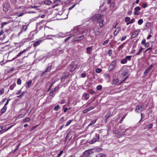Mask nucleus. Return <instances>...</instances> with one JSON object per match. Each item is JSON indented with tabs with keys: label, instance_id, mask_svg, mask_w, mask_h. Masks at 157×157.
<instances>
[{
	"label": "nucleus",
	"instance_id": "64",
	"mask_svg": "<svg viewBox=\"0 0 157 157\" xmlns=\"http://www.w3.org/2000/svg\"><path fill=\"white\" fill-rule=\"evenodd\" d=\"M21 90H20L18 91L16 93L17 95H18L21 94Z\"/></svg>",
	"mask_w": 157,
	"mask_h": 157
},
{
	"label": "nucleus",
	"instance_id": "1",
	"mask_svg": "<svg viewBox=\"0 0 157 157\" xmlns=\"http://www.w3.org/2000/svg\"><path fill=\"white\" fill-rule=\"evenodd\" d=\"M104 15L100 14L95 15L92 17L93 20L97 21V22L99 25L100 28H102L105 25Z\"/></svg>",
	"mask_w": 157,
	"mask_h": 157
},
{
	"label": "nucleus",
	"instance_id": "52",
	"mask_svg": "<svg viewBox=\"0 0 157 157\" xmlns=\"http://www.w3.org/2000/svg\"><path fill=\"white\" fill-rule=\"evenodd\" d=\"M126 116H123L122 117L121 120L120 121L119 123H121L123 121V119L125 118Z\"/></svg>",
	"mask_w": 157,
	"mask_h": 157
},
{
	"label": "nucleus",
	"instance_id": "45",
	"mask_svg": "<svg viewBox=\"0 0 157 157\" xmlns=\"http://www.w3.org/2000/svg\"><path fill=\"white\" fill-rule=\"evenodd\" d=\"M25 42H29L31 40V38H29V37L25 38L24 39Z\"/></svg>",
	"mask_w": 157,
	"mask_h": 157
},
{
	"label": "nucleus",
	"instance_id": "58",
	"mask_svg": "<svg viewBox=\"0 0 157 157\" xmlns=\"http://www.w3.org/2000/svg\"><path fill=\"white\" fill-rule=\"evenodd\" d=\"M112 52V51L111 50H109L108 51V53L109 56H111Z\"/></svg>",
	"mask_w": 157,
	"mask_h": 157
},
{
	"label": "nucleus",
	"instance_id": "41",
	"mask_svg": "<svg viewBox=\"0 0 157 157\" xmlns=\"http://www.w3.org/2000/svg\"><path fill=\"white\" fill-rule=\"evenodd\" d=\"M121 28L120 27H118L115 30L117 33H119L121 31Z\"/></svg>",
	"mask_w": 157,
	"mask_h": 157
},
{
	"label": "nucleus",
	"instance_id": "14",
	"mask_svg": "<svg viewBox=\"0 0 157 157\" xmlns=\"http://www.w3.org/2000/svg\"><path fill=\"white\" fill-rule=\"evenodd\" d=\"M118 79L117 78L113 79L112 80V84L113 85H115L118 82Z\"/></svg>",
	"mask_w": 157,
	"mask_h": 157
},
{
	"label": "nucleus",
	"instance_id": "39",
	"mask_svg": "<svg viewBox=\"0 0 157 157\" xmlns=\"http://www.w3.org/2000/svg\"><path fill=\"white\" fill-rule=\"evenodd\" d=\"M5 90V89L4 88H2L0 90V95H1L2 94L4 93Z\"/></svg>",
	"mask_w": 157,
	"mask_h": 157
},
{
	"label": "nucleus",
	"instance_id": "33",
	"mask_svg": "<svg viewBox=\"0 0 157 157\" xmlns=\"http://www.w3.org/2000/svg\"><path fill=\"white\" fill-rule=\"evenodd\" d=\"M21 80L20 78H18L17 81V83L18 85L21 84Z\"/></svg>",
	"mask_w": 157,
	"mask_h": 157
},
{
	"label": "nucleus",
	"instance_id": "32",
	"mask_svg": "<svg viewBox=\"0 0 157 157\" xmlns=\"http://www.w3.org/2000/svg\"><path fill=\"white\" fill-rule=\"evenodd\" d=\"M59 86H57L54 89H53V92H55L56 91H57L59 90Z\"/></svg>",
	"mask_w": 157,
	"mask_h": 157
},
{
	"label": "nucleus",
	"instance_id": "10",
	"mask_svg": "<svg viewBox=\"0 0 157 157\" xmlns=\"http://www.w3.org/2000/svg\"><path fill=\"white\" fill-rule=\"evenodd\" d=\"M51 68H52L51 66H49L47 67V70L44 72H43L42 73V75H41L42 76L44 75V74H46V72L49 71H50V70H51Z\"/></svg>",
	"mask_w": 157,
	"mask_h": 157
},
{
	"label": "nucleus",
	"instance_id": "23",
	"mask_svg": "<svg viewBox=\"0 0 157 157\" xmlns=\"http://www.w3.org/2000/svg\"><path fill=\"white\" fill-rule=\"evenodd\" d=\"M56 36V35H48L47 36V39H52V38H51L52 37H55Z\"/></svg>",
	"mask_w": 157,
	"mask_h": 157
},
{
	"label": "nucleus",
	"instance_id": "30",
	"mask_svg": "<svg viewBox=\"0 0 157 157\" xmlns=\"http://www.w3.org/2000/svg\"><path fill=\"white\" fill-rule=\"evenodd\" d=\"M60 106L59 105H57L54 108V109L56 111H58V109H59Z\"/></svg>",
	"mask_w": 157,
	"mask_h": 157
},
{
	"label": "nucleus",
	"instance_id": "16",
	"mask_svg": "<svg viewBox=\"0 0 157 157\" xmlns=\"http://www.w3.org/2000/svg\"><path fill=\"white\" fill-rule=\"evenodd\" d=\"M92 47H88L86 48L87 53L88 54H90L91 53Z\"/></svg>",
	"mask_w": 157,
	"mask_h": 157
},
{
	"label": "nucleus",
	"instance_id": "22",
	"mask_svg": "<svg viewBox=\"0 0 157 157\" xmlns=\"http://www.w3.org/2000/svg\"><path fill=\"white\" fill-rule=\"evenodd\" d=\"M97 120V119L94 120L93 121H91L90 122V123L89 124L88 126H90L92 125H93L95 123L96 121Z\"/></svg>",
	"mask_w": 157,
	"mask_h": 157
},
{
	"label": "nucleus",
	"instance_id": "46",
	"mask_svg": "<svg viewBox=\"0 0 157 157\" xmlns=\"http://www.w3.org/2000/svg\"><path fill=\"white\" fill-rule=\"evenodd\" d=\"M134 9L135 10L138 11L140 10V7L138 6L136 7Z\"/></svg>",
	"mask_w": 157,
	"mask_h": 157
},
{
	"label": "nucleus",
	"instance_id": "50",
	"mask_svg": "<svg viewBox=\"0 0 157 157\" xmlns=\"http://www.w3.org/2000/svg\"><path fill=\"white\" fill-rule=\"evenodd\" d=\"M94 106H92V107H89V108H88L87 109V110H88V111H89L92 109H94Z\"/></svg>",
	"mask_w": 157,
	"mask_h": 157
},
{
	"label": "nucleus",
	"instance_id": "12",
	"mask_svg": "<svg viewBox=\"0 0 157 157\" xmlns=\"http://www.w3.org/2000/svg\"><path fill=\"white\" fill-rule=\"evenodd\" d=\"M96 157H106V155L105 154L99 153L96 155Z\"/></svg>",
	"mask_w": 157,
	"mask_h": 157
},
{
	"label": "nucleus",
	"instance_id": "11",
	"mask_svg": "<svg viewBox=\"0 0 157 157\" xmlns=\"http://www.w3.org/2000/svg\"><path fill=\"white\" fill-rule=\"evenodd\" d=\"M41 40H38L34 43L33 46L34 47H36L40 44V43L41 42Z\"/></svg>",
	"mask_w": 157,
	"mask_h": 157
},
{
	"label": "nucleus",
	"instance_id": "42",
	"mask_svg": "<svg viewBox=\"0 0 157 157\" xmlns=\"http://www.w3.org/2000/svg\"><path fill=\"white\" fill-rule=\"evenodd\" d=\"M102 71L101 68H97L96 70V72L97 73H100Z\"/></svg>",
	"mask_w": 157,
	"mask_h": 157
},
{
	"label": "nucleus",
	"instance_id": "57",
	"mask_svg": "<svg viewBox=\"0 0 157 157\" xmlns=\"http://www.w3.org/2000/svg\"><path fill=\"white\" fill-rule=\"evenodd\" d=\"M126 37H127L126 36H123L121 39V41H124V40H125V39Z\"/></svg>",
	"mask_w": 157,
	"mask_h": 157
},
{
	"label": "nucleus",
	"instance_id": "20",
	"mask_svg": "<svg viewBox=\"0 0 157 157\" xmlns=\"http://www.w3.org/2000/svg\"><path fill=\"white\" fill-rule=\"evenodd\" d=\"M125 44V42H124L123 43V44L122 45L119 46V47L118 48V50H120L121 49H122V48H123V47L124 46Z\"/></svg>",
	"mask_w": 157,
	"mask_h": 157
},
{
	"label": "nucleus",
	"instance_id": "54",
	"mask_svg": "<svg viewBox=\"0 0 157 157\" xmlns=\"http://www.w3.org/2000/svg\"><path fill=\"white\" fill-rule=\"evenodd\" d=\"M76 4H75L74 5H72V6H71L69 8V10H71L73 8H74Z\"/></svg>",
	"mask_w": 157,
	"mask_h": 157
},
{
	"label": "nucleus",
	"instance_id": "6",
	"mask_svg": "<svg viewBox=\"0 0 157 157\" xmlns=\"http://www.w3.org/2000/svg\"><path fill=\"white\" fill-rule=\"evenodd\" d=\"M140 32V30L139 29L135 30L131 37V39H132L135 37Z\"/></svg>",
	"mask_w": 157,
	"mask_h": 157
},
{
	"label": "nucleus",
	"instance_id": "63",
	"mask_svg": "<svg viewBox=\"0 0 157 157\" xmlns=\"http://www.w3.org/2000/svg\"><path fill=\"white\" fill-rule=\"evenodd\" d=\"M10 0L11 2L13 3V4H15L16 2V1H17V0Z\"/></svg>",
	"mask_w": 157,
	"mask_h": 157
},
{
	"label": "nucleus",
	"instance_id": "27",
	"mask_svg": "<svg viewBox=\"0 0 157 157\" xmlns=\"http://www.w3.org/2000/svg\"><path fill=\"white\" fill-rule=\"evenodd\" d=\"M59 2V0H56V1H54V3L55 4H56L55 6H54L53 7V8H54L56 6H58V2Z\"/></svg>",
	"mask_w": 157,
	"mask_h": 157
},
{
	"label": "nucleus",
	"instance_id": "51",
	"mask_svg": "<svg viewBox=\"0 0 157 157\" xmlns=\"http://www.w3.org/2000/svg\"><path fill=\"white\" fill-rule=\"evenodd\" d=\"M108 41H109V40H105V41H104L103 42L102 44L104 45H105V44H106L108 43Z\"/></svg>",
	"mask_w": 157,
	"mask_h": 157
},
{
	"label": "nucleus",
	"instance_id": "36",
	"mask_svg": "<svg viewBox=\"0 0 157 157\" xmlns=\"http://www.w3.org/2000/svg\"><path fill=\"white\" fill-rule=\"evenodd\" d=\"M143 22V20L142 19H140L138 20V23L139 25H141Z\"/></svg>",
	"mask_w": 157,
	"mask_h": 157
},
{
	"label": "nucleus",
	"instance_id": "2",
	"mask_svg": "<svg viewBox=\"0 0 157 157\" xmlns=\"http://www.w3.org/2000/svg\"><path fill=\"white\" fill-rule=\"evenodd\" d=\"M144 109V106L142 105H139L136 106L135 109V111L137 113L141 112Z\"/></svg>",
	"mask_w": 157,
	"mask_h": 157
},
{
	"label": "nucleus",
	"instance_id": "21",
	"mask_svg": "<svg viewBox=\"0 0 157 157\" xmlns=\"http://www.w3.org/2000/svg\"><path fill=\"white\" fill-rule=\"evenodd\" d=\"M51 3V2L49 0L45 1L44 2V4L46 5H50Z\"/></svg>",
	"mask_w": 157,
	"mask_h": 157
},
{
	"label": "nucleus",
	"instance_id": "17",
	"mask_svg": "<svg viewBox=\"0 0 157 157\" xmlns=\"http://www.w3.org/2000/svg\"><path fill=\"white\" fill-rule=\"evenodd\" d=\"M26 51L25 49H24L23 51L19 52L18 54L16 56V58H17L20 56L23 53L25 52Z\"/></svg>",
	"mask_w": 157,
	"mask_h": 157
},
{
	"label": "nucleus",
	"instance_id": "13",
	"mask_svg": "<svg viewBox=\"0 0 157 157\" xmlns=\"http://www.w3.org/2000/svg\"><path fill=\"white\" fill-rule=\"evenodd\" d=\"M111 115V112H109L108 113L105 115V122H107V119L109 118Z\"/></svg>",
	"mask_w": 157,
	"mask_h": 157
},
{
	"label": "nucleus",
	"instance_id": "49",
	"mask_svg": "<svg viewBox=\"0 0 157 157\" xmlns=\"http://www.w3.org/2000/svg\"><path fill=\"white\" fill-rule=\"evenodd\" d=\"M146 43V40L145 39H143L141 41V44L142 45Z\"/></svg>",
	"mask_w": 157,
	"mask_h": 157
},
{
	"label": "nucleus",
	"instance_id": "44",
	"mask_svg": "<svg viewBox=\"0 0 157 157\" xmlns=\"http://www.w3.org/2000/svg\"><path fill=\"white\" fill-rule=\"evenodd\" d=\"M130 20V18L129 17H126L125 19V22H127L129 21Z\"/></svg>",
	"mask_w": 157,
	"mask_h": 157
},
{
	"label": "nucleus",
	"instance_id": "37",
	"mask_svg": "<svg viewBox=\"0 0 157 157\" xmlns=\"http://www.w3.org/2000/svg\"><path fill=\"white\" fill-rule=\"evenodd\" d=\"M72 121V120H69L67 123L65 125V126L67 127L68 126L71 122Z\"/></svg>",
	"mask_w": 157,
	"mask_h": 157
},
{
	"label": "nucleus",
	"instance_id": "53",
	"mask_svg": "<svg viewBox=\"0 0 157 157\" xmlns=\"http://www.w3.org/2000/svg\"><path fill=\"white\" fill-rule=\"evenodd\" d=\"M125 132H121V133H120V132H118L117 133V134L119 135H125Z\"/></svg>",
	"mask_w": 157,
	"mask_h": 157
},
{
	"label": "nucleus",
	"instance_id": "18",
	"mask_svg": "<svg viewBox=\"0 0 157 157\" xmlns=\"http://www.w3.org/2000/svg\"><path fill=\"white\" fill-rule=\"evenodd\" d=\"M6 109L7 107L4 105L1 110V113H4L6 112Z\"/></svg>",
	"mask_w": 157,
	"mask_h": 157
},
{
	"label": "nucleus",
	"instance_id": "8",
	"mask_svg": "<svg viewBox=\"0 0 157 157\" xmlns=\"http://www.w3.org/2000/svg\"><path fill=\"white\" fill-rule=\"evenodd\" d=\"M82 98L84 100H87L89 98V95L87 93H84L82 95Z\"/></svg>",
	"mask_w": 157,
	"mask_h": 157
},
{
	"label": "nucleus",
	"instance_id": "61",
	"mask_svg": "<svg viewBox=\"0 0 157 157\" xmlns=\"http://www.w3.org/2000/svg\"><path fill=\"white\" fill-rule=\"evenodd\" d=\"M153 124H150L148 125L147 128H152Z\"/></svg>",
	"mask_w": 157,
	"mask_h": 157
},
{
	"label": "nucleus",
	"instance_id": "24",
	"mask_svg": "<svg viewBox=\"0 0 157 157\" xmlns=\"http://www.w3.org/2000/svg\"><path fill=\"white\" fill-rule=\"evenodd\" d=\"M132 56H127L125 58L127 60H128V61H130L131 59Z\"/></svg>",
	"mask_w": 157,
	"mask_h": 157
},
{
	"label": "nucleus",
	"instance_id": "25",
	"mask_svg": "<svg viewBox=\"0 0 157 157\" xmlns=\"http://www.w3.org/2000/svg\"><path fill=\"white\" fill-rule=\"evenodd\" d=\"M127 60H126V58L124 59H122L121 61V63L122 64H124L127 63Z\"/></svg>",
	"mask_w": 157,
	"mask_h": 157
},
{
	"label": "nucleus",
	"instance_id": "48",
	"mask_svg": "<svg viewBox=\"0 0 157 157\" xmlns=\"http://www.w3.org/2000/svg\"><path fill=\"white\" fill-rule=\"evenodd\" d=\"M144 46L146 47H148L150 45V44L149 42H147V43H146L145 44H144Z\"/></svg>",
	"mask_w": 157,
	"mask_h": 157
},
{
	"label": "nucleus",
	"instance_id": "5",
	"mask_svg": "<svg viewBox=\"0 0 157 157\" xmlns=\"http://www.w3.org/2000/svg\"><path fill=\"white\" fill-rule=\"evenodd\" d=\"M93 32L96 36H99L101 34V32L99 31L98 28H94L93 29Z\"/></svg>",
	"mask_w": 157,
	"mask_h": 157
},
{
	"label": "nucleus",
	"instance_id": "59",
	"mask_svg": "<svg viewBox=\"0 0 157 157\" xmlns=\"http://www.w3.org/2000/svg\"><path fill=\"white\" fill-rule=\"evenodd\" d=\"M11 100V99H9L7 100L6 102V103L5 106H6L8 104L9 101Z\"/></svg>",
	"mask_w": 157,
	"mask_h": 157
},
{
	"label": "nucleus",
	"instance_id": "38",
	"mask_svg": "<svg viewBox=\"0 0 157 157\" xmlns=\"http://www.w3.org/2000/svg\"><path fill=\"white\" fill-rule=\"evenodd\" d=\"M97 89L98 90H101L102 89V86L100 85L98 86L97 87Z\"/></svg>",
	"mask_w": 157,
	"mask_h": 157
},
{
	"label": "nucleus",
	"instance_id": "19",
	"mask_svg": "<svg viewBox=\"0 0 157 157\" xmlns=\"http://www.w3.org/2000/svg\"><path fill=\"white\" fill-rule=\"evenodd\" d=\"M16 84L15 83H13V84H12L10 86V89L11 90H13L14 88L16 86Z\"/></svg>",
	"mask_w": 157,
	"mask_h": 157
},
{
	"label": "nucleus",
	"instance_id": "3",
	"mask_svg": "<svg viewBox=\"0 0 157 157\" xmlns=\"http://www.w3.org/2000/svg\"><path fill=\"white\" fill-rule=\"evenodd\" d=\"M99 140V135L98 134L95 135L94 138L90 142V143L92 144L98 141Z\"/></svg>",
	"mask_w": 157,
	"mask_h": 157
},
{
	"label": "nucleus",
	"instance_id": "29",
	"mask_svg": "<svg viewBox=\"0 0 157 157\" xmlns=\"http://www.w3.org/2000/svg\"><path fill=\"white\" fill-rule=\"evenodd\" d=\"M32 81L31 80H29L27 82V86L28 87H30L31 86Z\"/></svg>",
	"mask_w": 157,
	"mask_h": 157
},
{
	"label": "nucleus",
	"instance_id": "9",
	"mask_svg": "<svg viewBox=\"0 0 157 157\" xmlns=\"http://www.w3.org/2000/svg\"><path fill=\"white\" fill-rule=\"evenodd\" d=\"M116 61H117L116 60H114L112 61L111 64L109 66V67H111L112 69L114 68L116 65Z\"/></svg>",
	"mask_w": 157,
	"mask_h": 157
},
{
	"label": "nucleus",
	"instance_id": "34",
	"mask_svg": "<svg viewBox=\"0 0 157 157\" xmlns=\"http://www.w3.org/2000/svg\"><path fill=\"white\" fill-rule=\"evenodd\" d=\"M77 67V66H74V67H72L70 68V71L71 72L73 71Z\"/></svg>",
	"mask_w": 157,
	"mask_h": 157
},
{
	"label": "nucleus",
	"instance_id": "47",
	"mask_svg": "<svg viewBox=\"0 0 157 157\" xmlns=\"http://www.w3.org/2000/svg\"><path fill=\"white\" fill-rule=\"evenodd\" d=\"M63 150H62L60 151L59 153L57 155V157H60L61 155L63 153Z\"/></svg>",
	"mask_w": 157,
	"mask_h": 157
},
{
	"label": "nucleus",
	"instance_id": "35",
	"mask_svg": "<svg viewBox=\"0 0 157 157\" xmlns=\"http://www.w3.org/2000/svg\"><path fill=\"white\" fill-rule=\"evenodd\" d=\"M142 50H143V48H140V49L139 51L138 52H137V53H136V55H139L142 52Z\"/></svg>",
	"mask_w": 157,
	"mask_h": 157
},
{
	"label": "nucleus",
	"instance_id": "40",
	"mask_svg": "<svg viewBox=\"0 0 157 157\" xmlns=\"http://www.w3.org/2000/svg\"><path fill=\"white\" fill-rule=\"evenodd\" d=\"M102 149L101 148H99L96 149L95 150V152H99L101 151Z\"/></svg>",
	"mask_w": 157,
	"mask_h": 157
},
{
	"label": "nucleus",
	"instance_id": "7",
	"mask_svg": "<svg viewBox=\"0 0 157 157\" xmlns=\"http://www.w3.org/2000/svg\"><path fill=\"white\" fill-rule=\"evenodd\" d=\"M93 153L91 151L86 150L84 153V155H86L87 157H90V155Z\"/></svg>",
	"mask_w": 157,
	"mask_h": 157
},
{
	"label": "nucleus",
	"instance_id": "4",
	"mask_svg": "<svg viewBox=\"0 0 157 157\" xmlns=\"http://www.w3.org/2000/svg\"><path fill=\"white\" fill-rule=\"evenodd\" d=\"M3 10L7 11L10 9V6L8 2H6L3 4Z\"/></svg>",
	"mask_w": 157,
	"mask_h": 157
},
{
	"label": "nucleus",
	"instance_id": "55",
	"mask_svg": "<svg viewBox=\"0 0 157 157\" xmlns=\"http://www.w3.org/2000/svg\"><path fill=\"white\" fill-rule=\"evenodd\" d=\"M81 76L82 78H84L86 76V74L85 73H82L81 75Z\"/></svg>",
	"mask_w": 157,
	"mask_h": 157
},
{
	"label": "nucleus",
	"instance_id": "28",
	"mask_svg": "<svg viewBox=\"0 0 157 157\" xmlns=\"http://www.w3.org/2000/svg\"><path fill=\"white\" fill-rule=\"evenodd\" d=\"M8 23L6 22H3L1 23V28H3L4 25H6Z\"/></svg>",
	"mask_w": 157,
	"mask_h": 157
},
{
	"label": "nucleus",
	"instance_id": "56",
	"mask_svg": "<svg viewBox=\"0 0 157 157\" xmlns=\"http://www.w3.org/2000/svg\"><path fill=\"white\" fill-rule=\"evenodd\" d=\"M140 12L137 11L135 10V12H134V14L135 15H138L139 14Z\"/></svg>",
	"mask_w": 157,
	"mask_h": 157
},
{
	"label": "nucleus",
	"instance_id": "26",
	"mask_svg": "<svg viewBox=\"0 0 157 157\" xmlns=\"http://www.w3.org/2000/svg\"><path fill=\"white\" fill-rule=\"evenodd\" d=\"M27 27L26 25H25L23 26L22 31L21 32H20V33H21L23 31H25L27 29Z\"/></svg>",
	"mask_w": 157,
	"mask_h": 157
},
{
	"label": "nucleus",
	"instance_id": "15",
	"mask_svg": "<svg viewBox=\"0 0 157 157\" xmlns=\"http://www.w3.org/2000/svg\"><path fill=\"white\" fill-rule=\"evenodd\" d=\"M84 35H82L80 36H79L77 38V39L76 40V41H80L82 40L84 38Z\"/></svg>",
	"mask_w": 157,
	"mask_h": 157
},
{
	"label": "nucleus",
	"instance_id": "43",
	"mask_svg": "<svg viewBox=\"0 0 157 157\" xmlns=\"http://www.w3.org/2000/svg\"><path fill=\"white\" fill-rule=\"evenodd\" d=\"M150 71V70L147 68L145 71V72L144 73V75H147V73L149 72Z\"/></svg>",
	"mask_w": 157,
	"mask_h": 157
},
{
	"label": "nucleus",
	"instance_id": "31",
	"mask_svg": "<svg viewBox=\"0 0 157 157\" xmlns=\"http://www.w3.org/2000/svg\"><path fill=\"white\" fill-rule=\"evenodd\" d=\"M54 92L53 91V89H52L50 92V96H53Z\"/></svg>",
	"mask_w": 157,
	"mask_h": 157
},
{
	"label": "nucleus",
	"instance_id": "60",
	"mask_svg": "<svg viewBox=\"0 0 157 157\" xmlns=\"http://www.w3.org/2000/svg\"><path fill=\"white\" fill-rule=\"evenodd\" d=\"M72 36L68 37L67 38L65 39L64 41L65 42H67L69 39L71 37V36Z\"/></svg>",
	"mask_w": 157,
	"mask_h": 157
},
{
	"label": "nucleus",
	"instance_id": "62",
	"mask_svg": "<svg viewBox=\"0 0 157 157\" xmlns=\"http://www.w3.org/2000/svg\"><path fill=\"white\" fill-rule=\"evenodd\" d=\"M135 19L134 18H132L130 21V23L131 24L132 23L134 22Z\"/></svg>",
	"mask_w": 157,
	"mask_h": 157
}]
</instances>
